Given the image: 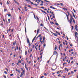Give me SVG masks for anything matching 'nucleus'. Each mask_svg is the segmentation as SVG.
Listing matches in <instances>:
<instances>
[{
    "label": "nucleus",
    "mask_w": 78,
    "mask_h": 78,
    "mask_svg": "<svg viewBox=\"0 0 78 78\" xmlns=\"http://www.w3.org/2000/svg\"><path fill=\"white\" fill-rule=\"evenodd\" d=\"M37 46H38V45H37L35 46V48H36V47H37Z\"/></svg>",
    "instance_id": "nucleus-63"
},
{
    "label": "nucleus",
    "mask_w": 78,
    "mask_h": 78,
    "mask_svg": "<svg viewBox=\"0 0 78 78\" xmlns=\"http://www.w3.org/2000/svg\"><path fill=\"white\" fill-rule=\"evenodd\" d=\"M15 44H16V42H15V43H13V45H15Z\"/></svg>",
    "instance_id": "nucleus-57"
},
{
    "label": "nucleus",
    "mask_w": 78,
    "mask_h": 78,
    "mask_svg": "<svg viewBox=\"0 0 78 78\" xmlns=\"http://www.w3.org/2000/svg\"><path fill=\"white\" fill-rule=\"evenodd\" d=\"M71 51H73V49H71Z\"/></svg>",
    "instance_id": "nucleus-34"
},
{
    "label": "nucleus",
    "mask_w": 78,
    "mask_h": 78,
    "mask_svg": "<svg viewBox=\"0 0 78 78\" xmlns=\"http://www.w3.org/2000/svg\"><path fill=\"white\" fill-rule=\"evenodd\" d=\"M73 16L74 17V18H75V19L76 18V17H75V14H74L73 13Z\"/></svg>",
    "instance_id": "nucleus-16"
},
{
    "label": "nucleus",
    "mask_w": 78,
    "mask_h": 78,
    "mask_svg": "<svg viewBox=\"0 0 78 78\" xmlns=\"http://www.w3.org/2000/svg\"><path fill=\"white\" fill-rule=\"evenodd\" d=\"M78 27V26H77V25H76L75 26V29L76 31H78V28L77 27Z\"/></svg>",
    "instance_id": "nucleus-3"
},
{
    "label": "nucleus",
    "mask_w": 78,
    "mask_h": 78,
    "mask_svg": "<svg viewBox=\"0 0 78 78\" xmlns=\"http://www.w3.org/2000/svg\"><path fill=\"white\" fill-rule=\"evenodd\" d=\"M43 12H44L45 14H48L47 13V12H45V11H44Z\"/></svg>",
    "instance_id": "nucleus-25"
},
{
    "label": "nucleus",
    "mask_w": 78,
    "mask_h": 78,
    "mask_svg": "<svg viewBox=\"0 0 78 78\" xmlns=\"http://www.w3.org/2000/svg\"><path fill=\"white\" fill-rule=\"evenodd\" d=\"M56 49H57V47L56 46V45H55V50H56Z\"/></svg>",
    "instance_id": "nucleus-10"
},
{
    "label": "nucleus",
    "mask_w": 78,
    "mask_h": 78,
    "mask_svg": "<svg viewBox=\"0 0 78 78\" xmlns=\"http://www.w3.org/2000/svg\"><path fill=\"white\" fill-rule=\"evenodd\" d=\"M34 40H35V39L34 38L32 40V42H33V41H34Z\"/></svg>",
    "instance_id": "nucleus-35"
},
{
    "label": "nucleus",
    "mask_w": 78,
    "mask_h": 78,
    "mask_svg": "<svg viewBox=\"0 0 78 78\" xmlns=\"http://www.w3.org/2000/svg\"><path fill=\"white\" fill-rule=\"evenodd\" d=\"M63 9L64 10H66V11H67V9H65V8H63Z\"/></svg>",
    "instance_id": "nucleus-23"
},
{
    "label": "nucleus",
    "mask_w": 78,
    "mask_h": 78,
    "mask_svg": "<svg viewBox=\"0 0 78 78\" xmlns=\"http://www.w3.org/2000/svg\"><path fill=\"white\" fill-rule=\"evenodd\" d=\"M28 7H30V8H31L30 5H27Z\"/></svg>",
    "instance_id": "nucleus-38"
},
{
    "label": "nucleus",
    "mask_w": 78,
    "mask_h": 78,
    "mask_svg": "<svg viewBox=\"0 0 78 78\" xmlns=\"http://www.w3.org/2000/svg\"><path fill=\"white\" fill-rule=\"evenodd\" d=\"M66 15L67 17V20H68V21H69V17L68 16V15H67V14H66Z\"/></svg>",
    "instance_id": "nucleus-11"
},
{
    "label": "nucleus",
    "mask_w": 78,
    "mask_h": 78,
    "mask_svg": "<svg viewBox=\"0 0 78 78\" xmlns=\"http://www.w3.org/2000/svg\"><path fill=\"white\" fill-rule=\"evenodd\" d=\"M60 48H61V47H60V45H59L58 46V49L59 50H60Z\"/></svg>",
    "instance_id": "nucleus-20"
},
{
    "label": "nucleus",
    "mask_w": 78,
    "mask_h": 78,
    "mask_svg": "<svg viewBox=\"0 0 78 78\" xmlns=\"http://www.w3.org/2000/svg\"><path fill=\"white\" fill-rule=\"evenodd\" d=\"M13 75H14L13 74H12L10 75V76H12Z\"/></svg>",
    "instance_id": "nucleus-19"
},
{
    "label": "nucleus",
    "mask_w": 78,
    "mask_h": 78,
    "mask_svg": "<svg viewBox=\"0 0 78 78\" xmlns=\"http://www.w3.org/2000/svg\"><path fill=\"white\" fill-rule=\"evenodd\" d=\"M40 26L41 27H42V26H43V25L41 23L40 25Z\"/></svg>",
    "instance_id": "nucleus-36"
},
{
    "label": "nucleus",
    "mask_w": 78,
    "mask_h": 78,
    "mask_svg": "<svg viewBox=\"0 0 78 78\" xmlns=\"http://www.w3.org/2000/svg\"><path fill=\"white\" fill-rule=\"evenodd\" d=\"M25 67L26 69L27 70H28V68L27 67L26 64H25Z\"/></svg>",
    "instance_id": "nucleus-9"
},
{
    "label": "nucleus",
    "mask_w": 78,
    "mask_h": 78,
    "mask_svg": "<svg viewBox=\"0 0 78 78\" xmlns=\"http://www.w3.org/2000/svg\"><path fill=\"white\" fill-rule=\"evenodd\" d=\"M56 53H57V52H56V51H54L53 55H56Z\"/></svg>",
    "instance_id": "nucleus-7"
},
{
    "label": "nucleus",
    "mask_w": 78,
    "mask_h": 78,
    "mask_svg": "<svg viewBox=\"0 0 78 78\" xmlns=\"http://www.w3.org/2000/svg\"><path fill=\"white\" fill-rule=\"evenodd\" d=\"M41 34H40V35L38 36V37H41Z\"/></svg>",
    "instance_id": "nucleus-58"
},
{
    "label": "nucleus",
    "mask_w": 78,
    "mask_h": 78,
    "mask_svg": "<svg viewBox=\"0 0 78 78\" xmlns=\"http://www.w3.org/2000/svg\"><path fill=\"white\" fill-rule=\"evenodd\" d=\"M50 8H51L52 9H56V8H55L54 7H53L52 6H50Z\"/></svg>",
    "instance_id": "nucleus-4"
},
{
    "label": "nucleus",
    "mask_w": 78,
    "mask_h": 78,
    "mask_svg": "<svg viewBox=\"0 0 78 78\" xmlns=\"http://www.w3.org/2000/svg\"><path fill=\"white\" fill-rule=\"evenodd\" d=\"M32 56V54H30V58H31Z\"/></svg>",
    "instance_id": "nucleus-51"
},
{
    "label": "nucleus",
    "mask_w": 78,
    "mask_h": 78,
    "mask_svg": "<svg viewBox=\"0 0 78 78\" xmlns=\"http://www.w3.org/2000/svg\"><path fill=\"white\" fill-rule=\"evenodd\" d=\"M60 4L61 5V6L63 5V4H62V3H60Z\"/></svg>",
    "instance_id": "nucleus-28"
},
{
    "label": "nucleus",
    "mask_w": 78,
    "mask_h": 78,
    "mask_svg": "<svg viewBox=\"0 0 78 78\" xmlns=\"http://www.w3.org/2000/svg\"><path fill=\"white\" fill-rule=\"evenodd\" d=\"M27 44H29V47H31V44L30 42V40H29V39L28 38H27Z\"/></svg>",
    "instance_id": "nucleus-1"
},
{
    "label": "nucleus",
    "mask_w": 78,
    "mask_h": 78,
    "mask_svg": "<svg viewBox=\"0 0 78 78\" xmlns=\"http://www.w3.org/2000/svg\"><path fill=\"white\" fill-rule=\"evenodd\" d=\"M74 73V72H73V71H71V74H72V73Z\"/></svg>",
    "instance_id": "nucleus-37"
},
{
    "label": "nucleus",
    "mask_w": 78,
    "mask_h": 78,
    "mask_svg": "<svg viewBox=\"0 0 78 78\" xmlns=\"http://www.w3.org/2000/svg\"><path fill=\"white\" fill-rule=\"evenodd\" d=\"M72 18H70V20H69L70 24H72Z\"/></svg>",
    "instance_id": "nucleus-5"
},
{
    "label": "nucleus",
    "mask_w": 78,
    "mask_h": 78,
    "mask_svg": "<svg viewBox=\"0 0 78 78\" xmlns=\"http://www.w3.org/2000/svg\"><path fill=\"white\" fill-rule=\"evenodd\" d=\"M44 77V76H42L41 77V78H43Z\"/></svg>",
    "instance_id": "nucleus-43"
},
{
    "label": "nucleus",
    "mask_w": 78,
    "mask_h": 78,
    "mask_svg": "<svg viewBox=\"0 0 78 78\" xmlns=\"http://www.w3.org/2000/svg\"><path fill=\"white\" fill-rule=\"evenodd\" d=\"M28 9H26L25 10V11H28Z\"/></svg>",
    "instance_id": "nucleus-39"
},
{
    "label": "nucleus",
    "mask_w": 78,
    "mask_h": 78,
    "mask_svg": "<svg viewBox=\"0 0 78 78\" xmlns=\"http://www.w3.org/2000/svg\"><path fill=\"white\" fill-rule=\"evenodd\" d=\"M58 35H60V34H60V33H59V32H58Z\"/></svg>",
    "instance_id": "nucleus-59"
},
{
    "label": "nucleus",
    "mask_w": 78,
    "mask_h": 78,
    "mask_svg": "<svg viewBox=\"0 0 78 78\" xmlns=\"http://www.w3.org/2000/svg\"><path fill=\"white\" fill-rule=\"evenodd\" d=\"M30 2H31V1L30 0H29L28 1V3H30Z\"/></svg>",
    "instance_id": "nucleus-45"
},
{
    "label": "nucleus",
    "mask_w": 78,
    "mask_h": 78,
    "mask_svg": "<svg viewBox=\"0 0 78 78\" xmlns=\"http://www.w3.org/2000/svg\"><path fill=\"white\" fill-rule=\"evenodd\" d=\"M25 33H27V30H26V27H25Z\"/></svg>",
    "instance_id": "nucleus-32"
},
{
    "label": "nucleus",
    "mask_w": 78,
    "mask_h": 78,
    "mask_svg": "<svg viewBox=\"0 0 78 78\" xmlns=\"http://www.w3.org/2000/svg\"><path fill=\"white\" fill-rule=\"evenodd\" d=\"M7 9H4V12H6V11H7Z\"/></svg>",
    "instance_id": "nucleus-26"
},
{
    "label": "nucleus",
    "mask_w": 78,
    "mask_h": 78,
    "mask_svg": "<svg viewBox=\"0 0 78 78\" xmlns=\"http://www.w3.org/2000/svg\"><path fill=\"white\" fill-rule=\"evenodd\" d=\"M21 73V76H23V75L24 74H23V73Z\"/></svg>",
    "instance_id": "nucleus-48"
},
{
    "label": "nucleus",
    "mask_w": 78,
    "mask_h": 78,
    "mask_svg": "<svg viewBox=\"0 0 78 78\" xmlns=\"http://www.w3.org/2000/svg\"><path fill=\"white\" fill-rule=\"evenodd\" d=\"M8 21H9V22H10L11 21V19H8Z\"/></svg>",
    "instance_id": "nucleus-46"
},
{
    "label": "nucleus",
    "mask_w": 78,
    "mask_h": 78,
    "mask_svg": "<svg viewBox=\"0 0 78 78\" xmlns=\"http://www.w3.org/2000/svg\"><path fill=\"white\" fill-rule=\"evenodd\" d=\"M74 23H76L75 21L73 19Z\"/></svg>",
    "instance_id": "nucleus-14"
},
{
    "label": "nucleus",
    "mask_w": 78,
    "mask_h": 78,
    "mask_svg": "<svg viewBox=\"0 0 78 78\" xmlns=\"http://www.w3.org/2000/svg\"><path fill=\"white\" fill-rule=\"evenodd\" d=\"M18 46H16V49L17 50H18Z\"/></svg>",
    "instance_id": "nucleus-42"
},
{
    "label": "nucleus",
    "mask_w": 78,
    "mask_h": 78,
    "mask_svg": "<svg viewBox=\"0 0 78 78\" xmlns=\"http://www.w3.org/2000/svg\"><path fill=\"white\" fill-rule=\"evenodd\" d=\"M15 3H17V1H16V0L14 1Z\"/></svg>",
    "instance_id": "nucleus-47"
},
{
    "label": "nucleus",
    "mask_w": 78,
    "mask_h": 78,
    "mask_svg": "<svg viewBox=\"0 0 78 78\" xmlns=\"http://www.w3.org/2000/svg\"><path fill=\"white\" fill-rule=\"evenodd\" d=\"M45 37H43V40H45Z\"/></svg>",
    "instance_id": "nucleus-50"
},
{
    "label": "nucleus",
    "mask_w": 78,
    "mask_h": 78,
    "mask_svg": "<svg viewBox=\"0 0 78 78\" xmlns=\"http://www.w3.org/2000/svg\"><path fill=\"white\" fill-rule=\"evenodd\" d=\"M40 8H42V9H44V7H41Z\"/></svg>",
    "instance_id": "nucleus-33"
},
{
    "label": "nucleus",
    "mask_w": 78,
    "mask_h": 78,
    "mask_svg": "<svg viewBox=\"0 0 78 78\" xmlns=\"http://www.w3.org/2000/svg\"><path fill=\"white\" fill-rule=\"evenodd\" d=\"M30 3L31 5H34V4L33 3V2H30Z\"/></svg>",
    "instance_id": "nucleus-24"
},
{
    "label": "nucleus",
    "mask_w": 78,
    "mask_h": 78,
    "mask_svg": "<svg viewBox=\"0 0 78 78\" xmlns=\"http://www.w3.org/2000/svg\"><path fill=\"white\" fill-rule=\"evenodd\" d=\"M40 40L41 41V40H42V37H40Z\"/></svg>",
    "instance_id": "nucleus-49"
},
{
    "label": "nucleus",
    "mask_w": 78,
    "mask_h": 78,
    "mask_svg": "<svg viewBox=\"0 0 78 78\" xmlns=\"http://www.w3.org/2000/svg\"><path fill=\"white\" fill-rule=\"evenodd\" d=\"M18 62V63H21V61L19 60Z\"/></svg>",
    "instance_id": "nucleus-21"
},
{
    "label": "nucleus",
    "mask_w": 78,
    "mask_h": 78,
    "mask_svg": "<svg viewBox=\"0 0 78 78\" xmlns=\"http://www.w3.org/2000/svg\"><path fill=\"white\" fill-rule=\"evenodd\" d=\"M27 7H24V9H27Z\"/></svg>",
    "instance_id": "nucleus-60"
},
{
    "label": "nucleus",
    "mask_w": 78,
    "mask_h": 78,
    "mask_svg": "<svg viewBox=\"0 0 78 78\" xmlns=\"http://www.w3.org/2000/svg\"><path fill=\"white\" fill-rule=\"evenodd\" d=\"M75 37H76L78 39V33L77 32H75Z\"/></svg>",
    "instance_id": "nucleus-2"
},
{
    "label": "nucleus",
    "mask_w": 78,
    "mask_h": 78,
    "mask_svg": "<svg viewBox=\"0 0 78 78\" xmlns=\"http://www.w3.org/2000/svg\"><path fill=\"white\" fill-rule=\"evenodd\" d=\"M43 45L44 47H45V46H46V44H44Z\"/></svg>",
    "instance_id": "nucleus-40"
},
{
    "label": "nucleus",
    "mask_w": 78,
    "mask_h": 78,
    "mask_svg": "<svg viewBox=\"0 0 78 78\" xmlns=\"http://www.w3.org/2000/svg\"><path fill=\"white\" fill-rule=\"evenodd\" d=\"M5 69L7 70V71H8V69L6 68H5Z\"/></svg>",
    "instance_id": "nucleus-52"
},
{
    "label": "nucleus",
    "mask_w": 78,
    "mask_h": 78,
    "mask_svg": "<svg viewBox=\"0 0 78 78\" xmlns=\"http://www.w3.org/2000/svg\"><path fill=\"white\" fill-rule=\"evenodd\" d=\"M66 64V63H64L63 64V66H64V64Z\"/></svg>",
    "instance_id": "nucleus-56"
},
{
    "label": "nucleus",
    "mask_w": 78,
    "mask_h": 78,
    "mask_svg": "<svg viewBox=\"0 0 78 78\" xmlns=\"http://www.w3.org/2000/svg\"><path fill=\"white\" fill-rule=\"evenodd\" d=\"M51 33H52V34H53L54 35V36H58L57 35H56V34L52 32H51Z\"/></svg>",
    "instance_id": "nucleus-8"
},
{
    "label": "nucleus",
    "mask_w": 78,
    "mask_h": 78,
    "mask_svg": "<svg viewBox=\"0 0 78 78\" xmlns=\"http://www.w3.org/2000/svg\"><path fill=\"white\" fill-rule=\"evenodd\" d=\"M13 48H15V47L13 46L12 47V49H13Z\"/></svg>",
    "instance_id": "nucleus-44"
},
{
    "label": "nucleus",
    "mask_w": 78,
    "mask_h": 78,
    "mask_svg": "<svg viewBox=\"0 0 78 78\" xmlns=\"http://www.w3.org/2000/svg\"><path fill=\"white\" fill-rule=\"evenodd\" d=\"M8 15L9 17H10V16H11V15L10 14H8Z\"/></svg>",
    "instance_id": "nucleus-17"
},
{
    "label": "nucleus",
    "mask_w": 78,
    "mask_h": 78,
    "mask_svg": "<svg viewBox=\"0 0 78 78\" xmlns=\"http://www.w3.org/2000/svg\"><path fill=\"white\" fill-rule=\"evenodd\" d=\"M22 73L23 74H24V73H25V71L24 70H23V71H22Z\"/></svg>",
    "instance_id": "nucleus-13"
},
{
    "label": "nucleus",
    "mask_w": 78,
    "mask_h": 78,
    "mask_svg": "<svg viewBox=\"0 0 78 78\" xmlns=\"http://www.w3.org/2000/svg\"><path fill=\"white\" fill-rule=\"evenodd\" d=\"M34 48V45H33V48Z\"/></svg>",
    "instance_id": "nucleus-54"
},
{
    "label": "nucleus",
    "mask_w": 78,
    "mask_h": 78,
    "mask_svg": "<svg viewBox=\"0 0 78 78\" xmlns=\"http://www.w3.org/2000/svg\"><path fill=\"white\" fill-rule=\"evenodd\" d=\"M66 38L67 39V40L68 41L69 40V38H68V37H67V36H66Z\"/></svg>",
    "instance_id": "nucleus-53"
},
{
    "label": "nucleus",
    "mask_w": 78,
    "mask_h": 78,
    "mask_svg": "<svg viewBox=\"0 0 78 78\" xmlns=\"http://www.w3.org/2000/svg\"><path fill=\"white\" fill-rule=\"evenodd\" d=\"M39 29H38L37 30V35L38 34V33H39Z\"/></svg>",
    "instance_id": "nucleus-6"
},
{
    "label": "nucleus",
    "mask_w": 78,
    "mask_h": 78,
    "mask_svg": "<svg viewBox=\"0 0 78 78\" xmlns=\"http://www.w3.org/2000/svg\"><path fill=\"white\" fill-rule=\"evenodd\" d=\"M44 75H45V76H47V74L45 73H44Z\"/></svg>",
    "instance_id": "nucleus-22"
},
{
    "label": "nucleus",
    "mask_w": 78,
    "mask_h": 78,
    "mask_svg": "<svg viewBox=\"0 0 78 78\" xmlns=\"http://www.w3.org/2000/svg\"><path fill=\"white\" fill-rule=\"evenodd\" d=\"M4 73H5V74H8V73H7V72H6L5 71L4 72Z\"/></svg>",
    "instance_id": "nucleus-27"
},
{
    "label": "nucleus",
    "mask_w": 78,
    "mask_h": 78,
    "mask_svg": "<svg viewBox=\"0 0 78 78\" xmlns=\"http://www.w3.org/2000/svg\"><path fill=\"white\" fill-rule=\"evenodd\" d=\"M34 5H35V6H37L38 5L37 4H34Z\"/></svg>",
    "instance_id": "nucleus-55"
},
{
    "label": "nucleus",
    "mask_w": 78,
    "mask_h": 78,
    "mask_svg": "<svg viewBox=\"0 0 78 78\" xmlns=\"http://www.w3.org/2000/svg\"><path fill=\"white\" fill-rule=\"evenodd\" d=\"M55 25H59V24H58V23H55Z\"/></svg>",
    "instance_id": "nucleus-18"
},
{
    "label": "nucleus",
    "mask_w": 78,
    "mask_h": 78,
    "mask_svg": "<svg viewBox=\"0 0 78 78\" xmlns=\"http://www.w3.org/2000/svg\"><path fill=\"white\" fill-rule=\"evenodd\" d=\"M27 51H26L25 52V55H27Z\"/></svg>",
    "instance_id": "nucleus-12"
},
{
    "label": "nucleus",
    "mask_w": 78,
    "mask_h": 78,
    "mask_svg": "<svg viewBox=\"0 0 78 78\" xmlns=\"http://www.w3.org/2000/svg\"><path fill=\"white\" fill-rule=\"evenodd\" d=\"M7 5H9V3L8 1H7Z\"/></svg>",
    "instance_id": "nucleus-64"
},
{
    "label": "nucleus",
    "mask_w": 78,
    "mask_h": 78,
    "mask_svg": "<svg viewBox=\"0 0 78 78\" xmlns=\"http://www.w3.org/2000/svg\"><path fill=\"white\" fill-rule=\"evenodd\" d=\"M3 76H4V78H6V76L5 75H4Z\"/></svg>",
    "instance_id": "nucleus-30"
},
{
    "label": "nucleus",
    "mask_w": 78,
    "mask_h": 78,
    "mask_svg": "<svg viewBox=\"0 0 78 78\" xmlns=\"http://www.w3.org/2000/svg\"><path fill=\"white\" fill-rule=\"evenodd\" d=\"M70 17H71V18L70 19H72L73 20V18H72V16L71 15H70Z\"/></svg>",
    "instance_id": "nucleus-29"
},
{
    "label": "nucleus",
    "mask_w": 78,
    "mask_h": 78,
    "mask_svg": "<svg viewBox=\"0 0 78 78\" xmlns=\"http://www.w3.org/2000/svg\"><path fill=\"white\" fill-rule=\"evenodd\" d=\"M61 74H59V75H58V76H61Z\"/></svg>",
    "instance_id": "nucleus-62"
},
{
    "label": "nucleus",
    "mask_w": 78,
    "mask_h": 78,
    "mask_svg": "<svg viewBox=\"0 0 78 78\" xmlns=\"http://www.w3.org/2000/svg\"><path fill=\"white\" fill-rule=\"evenodd\" d=\"M60 47H62V44H60Z\"/></svg>",
    "instance_id": "nucleus-61"
},
{
    "label": "nucleus",
    "mask_w": 78,
    "mask_h": 78,
    "mask_svg": "<svg viewBox=\"0 0 78 78\" xmlns=\"http://www.w3.org/2000/svg\"><path fill=\"white\" fill-rule=\"evenodd\" d=\"M44 1H45V2H48V3H50V1H48L47 0H44Z\"/></svg>",
    "instance_id": "nucleus-15"
},
{
    "label": "nucleus",
    "mask_w": 78,
    "mask_h": 78,
    "mask_svg": "<svg viewBox=\"0 0 78 78\" xmlns=\"http://www.w3.org/2000/svg\"><path fill=\"white\" fill-rule=\"evenodd\" d=\"M67 12L68 13V15H69V14H70V13H69V12Z\"/></svg>",
    "instance_id": "nucleus-41"
},
{
    "label": "nucleus",
    "mask_w": 78,
    "mask_h": 78,
    "mask_svg": "<svg viewBox=\"0 0 78 78\" xmlns=\"http://www.w3.org/2000/svg\"><path fill=\"white\" fill-rule=\"evenodd\" d=\"M57 74H59V73H59V71H58L57 72Z\"/></svg>",
    "instance_id": "nucleus-31"
}]
</instances>
